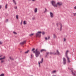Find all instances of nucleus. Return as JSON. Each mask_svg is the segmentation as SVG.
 Masks as SVG:
<instances>
[{
	"instance_id": "nucleus-1",
	"label": "nucleus",
	"mask_w": 76,
	"mask_h": 76,
	"mask_svg": "<svg viewBox=\"0 0 76 76\" xmlns=\"http://www.w3.org/2000/svg\"><path fill=\"white\" fill-rule=\"evenodd\" d=\"M38 50V49H37L35 50V51H33V53H35V55L36 57H38L39 55V54H40V52L39 50Z\"/></svg>"
},
{
	"instance_id": "nucleus-2",
	"label": "nucleus",
	"mask_w": 76,
	"mask_h": 76,
	"mask_svg": "<svg viewBox=\"0 0 76 76\" xmlns=\"http://www.w3.org/2000/svg\"><path fill=\"white\" fill-rule=\"evenodd\" d=\"M69 52V51L67 50L65 53V56L67 58V59L68 60V63H70V58L67 56V53Z\"/></svg>"
},
{
	"instance_id": "nucleus-3",
	"label": "nucleus",
	"mask_w": 76,
	"mask_h": 76,
	"mask_svg": "<svg viewBox=\"0 0 76 76\" xmlns=\"http://www.w3.org/2000/svg\"><path fill=\"white\" fill-rule=\"evenodd\" d=\"M41 31H38L36 34V37H41Z\"/></svg>"
},
{
	"instance_id": "nucleus-4",
	"label": "nucleus",
	"mask_w": 76,
	"mask_h": 76,
	"mask_svg": "<svg viewBox=\"0 0 76 76\" xmlns=\"http://www.w3.org/2000/svg\"><path fill=\"white\" fill-rule=\"evenodd\" d=\"M51 3L53 6H54V7H57V4H56V2L55 1H52L51 2Z\"/></svg>"
},
{
	"instance_id": "nucleus-5",
	"label": "nucleus",
	"mask_w": 76,
	"mask_h": 76,
	"mask_svg": "<svg viewBox=\"0 0 76 76\" xmlns=\"http://www.w3.org/2000/svg\"><path fill=\"white\" fill-rule=\"evenodd\" d=\"M68 69H69V70H71V71L72 72V75H73V76H75V75H76V74H75V73H73V68H68Z\"/></svg>"
},
{
	"instance_id": "nucleus-6",
	"label": "nucleus",
	"mask_w": 76,
	"mask_h": 76,
	"mask_svg": "<svg viewBox=\"0 0 76 76\" xmlns=\"http://www.w3.org/2000/svg\"><path fill=\"white\" fill-rule=\"evenodd\" d=\"M56 25L57 26H58V25H60V31H61V29H62V25L61 24V23H60V24H56Z\"/></svg>"
},
{
	"instance_id": "nucleus-7",
	"label": "nucleus",
	"mask_w": 76,
	"mask_h": 76,
	"mask_svg": "<svg viewBox=\"0 0 76 76\" xmlns=\"http://www.w3.org/2000/svg\"><path fill=\"white\" fill-rule=\"evenodd\" d=\"M66 60L64 58H63V64L64 65L66 64Z\"/></svg>"
},
{
	"instance_id": "nucleus-8",
	"label": "nucleus",
	"mask_w": 76,
	"mask_h": 76,
	"mask_svg": "<svg viewBox=\"0 0 76 76\" xmlns=\"http://www.w3.org/2000/svg\"><path fill=\"white\" fill-rule=\"evenodd\" d=\"M26 41H23V42L20 43V45H23V44H26Z\"/></svg>"
},
{
	"instance_id": "nucleus-9",
	"label": "nucleus",
	"mask_w": 76,
	"mask_h": 76,
	"mask_svg": "<svg viewBox=\"0 0 76 76\" xmlns=\"http://www.w3.org/2000/svg\"><path fill=\"white\" fill-rule=\"evenodd\" d=\"M43 58H42L41 60V61H40V62H39L38 63H39V67H40V63H42L43 62Z\"/></svg>"
},
{
	"instance_id": "nucleus-10",
	"label": "nucleus",
	"mask_w": 76,
	"mask_h": 76,
	"mask_svg": "<svg viewBox=\"0 0 76 76\" xmlns=\"http://www.w3.org/2000/svg\"><path fill=\"white\" fill-rule=\"evenodd\" d=\"M50 55H52V54H53L54 55H56V53H55V52H50Z\"/></svg>"
},
{
	"instance_id": "nucleus-11",
	"label": "nucleus",
	"mask_w": 76,
	"mask_h": 76,
	"mask_svg": "<svg viewBox=\"0 0 76 76\" xmlns=\"http://www.w3.org/2000/svg\"><path fill=\"white\" fill-rule=\"evenodd\" d=\"M57 4H58V6H61V5L62 4V3L61 2H58L57 3Z\"/></svg>"
},
{
	"instance_id": "nucleus-12",
	"label": "nucleus",
	"mask_w": 76,
	"mask_h": 76,
	"mask_svg": "<svg viewBox=\"0 0 76 76\" xmlns=\"http://www.w3.org/2000/svg\"><path fill=\"white\" fill-rule=\"evenodd\" d=\"M50 14L51 18H53V14L51 12H50Z\"/></svg>"
},
{
	"instance_id": "nucleus-13",
	"label": "nucleus",
	"mask_w": 76,
	"mask_h": 76,
	"mask_svg": "<svg viewBox=\"0 0 76 76\" xmlns=\"http://www.w3.org/2000/svg\"><path fill=\"white\" fill-rule=\"evenodd\" d=\"M6 58V57L4 56L3 58H0V60H4V59H5Z\"/></svg>"
},
{
	"instance_id": "nucleus-14",
	"label": "nucleus",
	"mask_w": 76,
	"mask_h": 76,
	"mask_svg": "<svg viewBox=\"0 0 76 76\" xmlns=\"http://www.w3.org/2000/svg\"><path fill=\"white\" fill-rule=\"evenodd\" d=\"M56 51L57 52H56V54H57V55H60V53H59L58 51V50H57Z\"/></svg>"
},
{
	"instance_id": "nucleus-15",
	"label": "nucleus",
	"mask_w": 76,
	"mask_h": 76,
	"mask_svg": "<svg viewBox=\"0 0 76 76\" xmlns=\"http://www.w3.org/2000/svg\"><path fill=\"white\" fill-rule=\"evenodd\" d=\"M37 10H38V9H37V8H36L34 10V12H35V13H37Z\"/></svg>"
},
{
	"instance_id": "nucleus-16",
	"label": "nucleus",
	"mask_w": 76,
	"mask_h": 76,
	"mask_svg": "<svg viewBox=\"0 0 76 76\" xmlns=\"http://www.w3.org/2000/svg\"><path fill=\"white\" fill-rule=\"evenodd\" d=\"M8 4H6L5 6V8L6 9H7V6H8Z\"/></svg>"
},
{
	"instance_id": "nucleus-17",
	"label": "nucleus",
	"mask_w": 76,
	"mask_h": 76,
	"mask_svg": "<svg viewBox=\"0 0 76 76\" xmlns=\"http://www.w3.org/2000/svg\"><path fill=\"white\" fill-rule=\"evenodd\" d=\"M53 38H57V36L55 35V34H53Z\"/></svg>"
},
{
	"instance_id": "nucleus-18",
	"label": "nucleus",
	"mask_w": 76,
	"mask_h": 76,
	"mask_svg": "<svg viewBox=\"0 0 76 76\" xmlns=\"http://www.w3.org/2000/svg\"><path fill=\"white\" fill-rule=\"evenodd\" d=\"M12 0L14 3L15 5L16 4V1H15V0Z\"/></svg>"
},
{
	"instance_id": "nucleus-19",
	"label": "nucleus",
	"mask_w": 76,
	"mask_h": 76,
	"mask_svg": "<svg viewBox=\"0 0 76 76\" xmlns=\"http://www.w3.org/2000/svg\"><path fill=\"white\" fill-rule=\"evenodd\" d=\"M43 51H46V50L45 49H42L41 50V52H43Z\"/></svg>"
},
{
	"instance_id": "nucleus-20",
	"label": "nucleus",
	"mask_w": 76,
	"mask_h": 76,
	"mask_svg": "<svg viewBox=\"0 0 76 76\" xmlns=\"http://www.w3.org/2000/svg\"><path fill=\"white\" fill-rule=\"evenodd\" d=\"M29 51V50H28L27 51H26V52H25L24 53L25 54H27L28 53V52Z\"/></svg>"
},
{
	"instance_id": "nucleus-21",
	"label": "nucleus",
	"mask_w": 76,
	"mask_h": 76,
	"mask_svg": "<svg viewBox=\"0 0 76 76\" xmlns=\"http://www.w3.org/2000/svg\"><path fill=\"white\" fill-rule=\"evenodd\" d=\"M26 21H24L23 23L24 24V25H26Z\"/></svg>"
},
{
	"instance_id": "nucleus-22",
	"label": "nucleus",
	"mask_w": 76,
	"mask_h": 76,
	"mask_svg": "<svg viewBox=\"0 0 76 76\" xmlns=\"http://www.w3.org/2000/svg\"><path fill=\"white\" fill-rule=\"evenodd\" d=\"M4 76V74L3 73L1 74L0 75V76Z\"/></svg>"
},
{
	"instance_id": "nucleus-23",
	"label": "nucleus",
	"mask_w": 76,
	"mask_h": 76,
	"mask_svg": "<svg viewBox=\"0 0 76 76\" xmlns=\"http://www.w3.org/2000/svg\"><path fill=\"white\" fill-rule=\"evenodd\" d=\"M34 50H35V48H33L32 49V50H31V51H34Z\"/></svg>"
},
{
	"instance_id": "nucleus-24",
	"label": "nucleus",
	"mask_w": 76,
	"mask_h": 76,
	"mask_svg": "<svg viewBox=\"0 0 76 76\" xmlns=\"http://www.w3.org/2000/svg\"><path fill=\"white\" fill-rule=\"evenodd\" d=\"M46 54H47L46 56H45V57H47V56H48V54H49V53H48V52H47V53H46Z\"/></svg>"
},
{
	"instance_id": "nucleus-25",
	"label": "nucleus",
	"mask_w": 76,
	"mask_h": 76,
	"mask_svg": "<svg viewBox=\"0 0 76 76\" xmlns=\"http://www.w3.org/2000/svg\"><path fill=\"white\" fill-rule=\"evenodd\" d=\"M34 35V34H30L29 35V36L30 37H32V36H33Z\"/></svg>"
},
{
	"instance_id": "nucleus-26",
	"label": "nucleus",
	"mask_w": 76,
	"mask_h": 76,
	"mask_svg": "<svg viewBox=\"0 0 76 76\" xmlns=\"http://www.w3.org/2000/svg\"><path fill=\"white\" fill-rule=\"evenodd\" d=\"M56 72V71H52V73H55V72Z\"/></svg>"
},
{
	"instance_id": "nucleus-27",
	"label": "nucleus",
	"mask_w": 76,
	"mask_h": 76,
	"mask_svg": "<svg viewBox=\"0 0 76 76\" xmlns=\"http://www.w3.org/2000/svg\"><path fill=\"white\" fill-rule=\"evenodd\" d=\"M13 34H15V35L17 34V33L15 31H13Z\"/></svg>"
},
{
	"instance_id": "nucleus-28",
	"label": "nucleus",
	"mask_w": 76,
	"mask_h": 76,
	"mask_svg": "<svg viewBox=\"0 0 76 76\" xmlns=\"http://www.w3.org/2000/svg\"><path fill=\"white\" fill-rule=\"evenodd\" d=\"M9 58L11 60H13V58H12L11 57H9Z\"/></svg>"
},
{
	"instance_id": "nucleus-29",
	"label": "nucleus",
	"mask_w": 76,
	"mask_h": 76,
	"mask_svg": "<svg viewBox=\"0 0 76 76\" xmlns=\"http://www.w3.org/2000/svg\"><path fill=\"white\" fill-rule=\"evenodd\" d=\"M16 18L17 19H18V15H16Z\"/></svg>"
},
{
	"instance_id": "nucleus-30",
	"label": "nucleus",
	"mask_w": 76,
	"mask_h": 76,
	"mask_svg": "<svg viewBox=\"0 0 76 76\" xmlns=\"http://www.w3.org/2000/svg\"><path fill=\"white\" fill-rule=\"evenodd\" d=\"M47 12V9L46 8H45V10L44 11V12L45 13V12Z\"/></svg>"
},
{
	"instance_id": "nucleus-31",
	"label": "nucleus",
	"mask_w": 76,
	"mask_h": 76,
	"mask_svg": "<svg viewBox=\"0 0 76 76\" xmlns=\"http://www.w3.org/2000/svg\"><path fill=\"white\" fill-rule=\"evenodd\" d=\"M42 35H44V34H45V32H42Z\"/></svg>"
},
{
	"instance_id": "nucleus-32",
	"label": "nucleus",
	"mask_w": 76,
	"mask_h": 76,
	"mask_svg": "<svg viewBox=\"0 0 76 76\" xmlns=\"http://www.w3.org/2000/svg\"><path fill=\"white\" fill-rule=\"evenodd\" d=\"M14 9H17V7H14Z\"/></svg>"
},
{
	"instance_id": "nucleus-33",
	"label": "nucleus",
	"mask_w": 76,
	"mask_h": 76,
	"mask_svg": "<svg viewBox=\"0 0 76 76\" xmlns=\"http://www.w3.org/2000/svg\"><path fill=\"white\" fill-rule=\"evenodd\" d=\"M1 63H3V62H4V61H3V60H1Z\"/></svg>"
},
{
	"instance_id": "nucleus-34",
	"label": "nucleus",
	"mask_w": 76,
	"mask_h": 76,
	"mask_svg": "<svg viewBox=\"0 0 76 76\" xmlns=\"http://www.w3.org/2000/svg\"><path fill=\"white\" fill-rule=\"evenodd\" d=\"M73 15L74 16H76V13H74Z\"/></svg>"
},
{
	"instance_id": "nucleus-35",
	"label": "nucleus",
	"mask_w": 76,
	"mask_h": 76,
	"mask_svg": "<svg viewBox=\"0 0 76 76\" xmlns=\"http://www.w3.org/2000/svg\"><path fill=\"white\" fill-rule=\"evenodd\" d=\"M5 22H8V19H6V20H5Z\"/></svg>"
},
{
	"instance_id": "nucleus-36",
	"label": "nucleus",
	"mask_w": 76,
	"mask_h": 76,
	"mask_svg": "<svg viewBox=\"0 0 76 76\" xmlns=\"http://www.w3.org/2000/svg\"><path fill=\"white\" fill-rule=\"evenodd\" d=\"M2 42L0 41V45L2 44Z\"/></svg>"
},
{
	"instance_id": "nucleus-37",
	"label": "nucleus",
	"mask_w": 76,
	"mask_h": 76,
	"mask_svg": "<svg viewBox=\"0 0 76 76\" xmlns=\"http://www.w3.org/2000/svg\"><path fill=\"white\" fill-rule=\"evenodd\" d=\"M45 40H47V39H48L47 37H45Z\"/></svg>"
},
{
	"instance_id": "nucleus-38",
	"label": "nucleus",
	"mask_w": 76,
	"mask_h": 76,
	"mask_svg": "<svg viewBox=\"0 0 76 76\" xmlns=\"http://www.w3.org/2000/svg\"><path fill=\"white\" fill-rule=\"evenodd\" d=\"M73 72L74 73H76V71H73Z\"/></svg>"
},
{
	"instance_id": "nucleus-39",
	"label": "nucleus",
	"mask_w": 76,
	"mask_h": 76,
	"mask_svg": "<svg viewBox=\"0 0 76 76\" xmlns=\"http://www.w3.org/2000/svg\"><path fill=\"white\" fill-rule=\"evenodd\" d=\"M50 37H48V39H50Z\"/></svg>"
},
{
	"instance_id": "nucleus-40",
	"label": "nucleus",
	"mask_w": 76,
	"mask_h": 76,
	"mask_svg": "<svg viewBox=\"0 0 76 76\" xmlns=\"http://www.w3.org/2000/svg\"><path fill=\"white\" fill-rule=\"evenodd\" d=\"M32 19L33 20H34V19H35V18L34 17Z\"/></svg>"
},
{
	"instance_id": "nucleus-41",
	"label": "nucleus",
	"mask_w": 76,
	"mask_h": 76,
	"mask_svg": "<svg viewBox=\"0 0 76 76\" xmlns=\"http://www.w3.org/2000/svg\"><path fill=\"white\" fill-rule=\"evenodd\" d=\"M23 21H22V20L21 21V25H22V22H23Z\"/></svg>"
},
{
	"instance_id": "nucleus-42",
	"label": "nucleus",
	"mask_w": 76,
	"mask_h": 76,
	"mask_svg": "<svg viewBox=\"0 0 76 76\" xmlns=\"http://www.w3.org/2000/svg\"><path fill=\"white\" fill-rule=\"evenodd\" d=\"M1 5H0V9H1Z\"/></svg>"
},
{
	"instance_id": "nucleus-43",
	"label": "nucleus",
	"mask_w": 76,
	"mask_h": 76,
	"mask_svg": "<svg viewBox=\"0 0 76 76\" xmlns=\"http://www.w3.org/2000/svg\"><path fill=\"white\" fill-rule=\"evenodd\" d=\"M74 9H76V6H75V8H74Z\"/></svg>"
},
{
	"instance_id": "nucleus-44",
	"label": "nucleus",
	"mask_w": 76,
	"mask_h": 76,
	"mask_svg": "<svg viewBox=\"0 0 76 76\" xmlns=\"http://www.w3.org/2000/svg\"><path fill=\"white\" fill-rule=\"evenodd\" d=\"M64 41H66V39L64 38Z\"/></svg>"
},
{
	"instance_id": "nucleus-45",
	"label": "nucleus",
	"mask_w": 76,
	"mask_h": 76,
	"mask_svg": "<svg viewBox=\"0 0 76 76\" xmlns=\"http://www.w3.org/2000/svg\"><path fill=\"white\" fill-rule=\"evenodd\" d=\"M32 1H35V0H32Z\"/></svg>"
},
{
	"instance_id": "nucleus-46",
	"label": "nucleus",
	"mask_w": 76,
	"mask_h": 76,
	"mask_svg": "<svg viewBox=\"0 0 76 76\" xmlns=\"http://www.w3.org/2000/svg\"><path fill=\"white\" fill-rule=\"evenodd\" d=\"M31 57H32V54L31 55Z\"/></svg>"
},
{
	"instance_id": "nucleus-47",
	"label": "nucleus",
	"mask_w": 76,
	"mask_h": 76,
	"mask_svg": "<svg viewBox=\"0 0 76 76\" xmlns=\"http://www.w3.org/2000/svg\"><path fill=\"white\" fill-rule=\"evenodd\" d=\"M40 57H41L42 56H41V55H40Z\"/></svg>"
},
{
	"instance_id": "nucleus-48",
	"label": "nucleus",
	"mask_w": 76,
	"mask_h": 76,
	"mask_svg": "<svg viewBox=\"0 0 76 76\" xmlns=\"http://www.w3.org/2000/svg\"><path fill=\"white\" fill-rule=\"evenodd\" d=\"M53 76H56V75H53Z\"/></svg>"
},
{
	"instance_id": "nucleus-49",
	"label": "nucleus",
	"mask_w": 76,
	"mask_h": 76,
	"mask_svg": "<svg viewBox=\"0 0 76 76\" xmlns=\"http://www.w3.org/2000/svg\"><path fill=\"white\" fill-rule=\"evenodd\" d=\"M1 57V56H0V57Z\"/></svg>"
},
{
	"instance_id": "nucleus-50",
	"label": "nucleus",
	"mask_w": 76,
	"mask_h": 76,
	"mask_svg": "<svg viewBox=\"0 0 76 76\" xmlns=\"http://www.w3.org/2000/svg\"><path fill=\"white\" fill-rule=\"evenodd\" d=\"M20 53H21V51H20Z\"/></svg>"
},
{
	"instance_id": "nucleus-51",
	"label": "nucleus",
	"mask_w": 76,
	"mask_h": 76,
	"mask_svg": "<svg viewBox=\"0 0 76 76\" xmlns=\"http://www.w3.org/2000/svg\"><path fill=\"white\" fill-rule=\"evenodd\" d=\"M76 58V57H75Z\"/></svg>"
}]
</instances>
